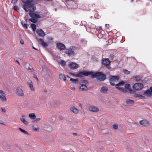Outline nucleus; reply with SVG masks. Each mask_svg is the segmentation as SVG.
Segmentation results:
<instances>
[{
	"instance_id": "obj_1",
	"label": "nucleus",
	"mask_w": 152,
	"mask_h": 152,
	"mask_svg": "<svg viewBox=\"0 0 152 152\" xmlns=\"http://www.w3.org/2000/svg\"><path fill=\"white\" fill-rule=\"evenodd\" d=\"M92 74H91L92 78H96L98 80L100 81H103L106 78V76L102 72H96L95 73L92 72Z\"/></svg>"
},
{
	"instance_id": "obj_2",
	"label": "nucleus",
	"mask_w": 152,
	"mask_h": 152,
	"mask_svg": "<svg viewBox=\"0 0 152 152\" xmlns=\"http://www.w3.org/2000/svg\"><path fill=\"white\" fill-rule=\"evenodd\" d=\"M77 47L72 46L70 48L66 49V53L69 56L74 55L75 54V51L77 50Z\"/></svg>"
},
{
	"instance_id": "obj_3",
	"label": "nucleus",
	"mask_w": 152,
	"mask_h": 152,
	"mask_svg": "<svg viewBox=\"0 0 152 152\" xmlns=\"http://www.w3.org/2000/svg\"><path fill=\"white\" fill-rule=\"evenodd\" d=\"M119 77L117 76H111L110 78V84L112 86L115 85V83H117Z\"/></svg>"
},
{
	"instance_id": "obj_4",
	"label": "nucleus",
	"mask_w": 152,
	"mask_h": 152,
	"mask_svg": "<svg viewBox=\"0 0 152 152\" xmlns=\"http://www.w3.org/2000/svg\"><path fill=\"white\" fill-rule=\"evenodd\" d=\"M33 0H22V1L23 3V9L26 12H28L27 7L31 4L32 3Z\"/></svg>"
},
{
	"instance_id": "obj_5",
	"label": "nucleus",
	"mask_w": 152,
	"mask_h": 152,
	"mask_svg": "<svg viewBox=\"0 0 152 152\" xmlns=\"http://www.w3.org/2000/svg\"><path fill=\"white\" fill-rule=\"evenodd\" d=\"M92 72L91 71H84L78 73V74L75 75V77H81L83 75L85 76H88L92 74Z\"/></svg>"
},
{
	"instance_id": "obj_6",
	"label": "nucleus",
	"mask_w": 152,
	"mask_h": 152,
	"mask_svg": "<svg viewBox=\"0 0 152 152\" xmlns=\"http://www.w3.org/2000/svg\"><path fill=\"white\" fill-rule=\"evenodd\" d=\"M143 87L142 84L141 83H136L133 86V88L135 90H139L141 89Z\"/></svg>"
},
{
	"instance_id": "obj_7",
	"label": "nucleus",
	"mask_w": 152,
	"mask_h": 152,
	"mask_svg": "<svg viewBox=\"0 0 152 152\" xmlns=\"http://www.w3.org/2000/svg\"><path fill=\"white\" fill-rule=\"evenodd\" d=\"M88 110L92 112H97L99 111L98 108L96 106L91 105L88 107Z\"/></svg>"
},
{
	"instance_id": "obj_8",
	"label": "nucleus",
	"mask_w": 152,
	"mask_h": 152,
	"mask_svg": "<svg viewBox=\"0 0 152 152\" xmlns=\"http://www.w3.org/2000/svg\"><path fill=\"white\" fill-rule=\"evenodd\" d=\"M36 32L38 35L41 37H44L45 35V32L41 29H37Z\"/></svg>"
},
{
	"instance_id": "obj_9",
	"label": "nucleus",
	"mask_w": 152,
	"mask_h": 152,
	"mask_svg": "<svg viewBox=\"0 0 152 152\" xmlns=\"http://www.w3.org/2000/svg\"><path fill=\"white\" fill-rule=\"evenodd\" d=\"M17 94L20 96H23L24 95L23 90L20 87H17L16 89Z\"/></svg>"
},
{
	"instance_id": "obj_10",
	"label": "nucleus",
	"mask_w": 152,
	"mask_h": 152,
	"mask_svg": "<svg viewBox=\"0 0 152 152\" xmlns=\"http://www.w3.org/2000/svg\"><path fill=\"white\" fill-rule=\"evenodd\" d=\"M0 93L1 95H0V99L1 100L4 102H6L7 101V99L5 96V94L4 92L2 90H0Z\"/></svg>"
},
{
	"instance_id": "obj_11",
	"label": "nucleus",
	"mask_w": 152,
	"mask_h": 152,
	"mask_svg": "<svg viewBox=\"0 0 152 152\" xmlns=\"http://www.w3.org/2000/svg\"><path fill=\"white\" fill-rule=\"evenodd\" d=\"M69 66L72 69H75L78 67V65L75 63L70 62L69 63Z\"/></svg>"
},
{
	"instance_id": "obj_12",
	"label": "nucleus",
	"mask_w": 152,
	"mask_h": 152,
	"mask_svg": "<svg viewBox=\"0 0 152 152\" xmlns=\"http://www.w3.org/2000/svg\"><path fill=\"white\" fill-rule=\"evenodd\" d=\"M29 16L32 18L36 19L41 18V17L38 14L34 13L33 12H29Z\"/></svg>"
},
{
	"instance_id": "obj_13",
	"label": "nucleus",
	"mask_w": 152,
	"mask_h": 152,
	"mask_svg": "<svg viewBox=\"0 0 152 152\" xmlns=\"http://www.w3.org/2000/svg\"><path fill=\"white\" fill-rule=\"evenodd\" d=\"M56 45L57 47L60 50H64L66 48L65 45L61 43H57Z\"/></svg>"
},
{
	"instance_id": "obj_14",
	"label": "nucleus",
	"mask_w": 152,
	"mask_h": 152,
	"mask_svg": "<svg viewBox=\"0 0 152 152\" xmlns=\"http://www.w3.org/2000/svg\"><path fill=\"white\" fill-rule=\"evenodd\" d=\"M27 10L28 11V10L30 12H34L36 10L35 7H34V5L32 3L31 5H29L27 7Z\"/></svg>"
},
{
	"instance_id": "obj_15",
	"label": "nucleus",
	"mask_w": 152,
	"mask_h": 152,
	"mask_svg": "<svg viewBox=\"0 0 152 152\" xmlns=\"http://www.w3.org/2000/svg\"><path fill=\"white\" fill-rule=\"evenodd\" d=\"M36 39L37 41H39L40 42V44L42 45V46H43L44 47H47L48 45L47 44V43L45 42L44 41V40L42 38H39V39H38V38H37V37H36Z\"/></svg>"
},
{
	"instance_id": "obj_16",
	"label": "nucleus",
	"mask_w": 152,
	"mask_h": 152,
	"mask_svg": "<svg viewBox=\"0 0 152 152\" xmlns=\"http://www.w3.org/2000/svg\"><path fill=\"white\" fill-rule=\"evenodd\" d=\"M102 63L104 65L106 66L110 64V61L108 58H105L103 59Z\"/></svg>"
},
{
	"instance_id": "obj_17",
	"label": "nucleus",
	"mask_w": 152,
	"mask_h": 152,
	"mask_svg": "<svg viewBox=\"0 0 152 152\" xmlns=\"http://www.w3.org/2000/svg\"><path fill=\"white\" fill-rule=\"evenodd\" d=\"M70 110L74 114H77L79 112V110L73 107H71Z\"/></svg>"
},
{
	"instance_id": "obj_18",
	"label": "nucleus",
	"mask_w": 152,
	"mask_h": 152,
	"mask_svg": "<svg viewBox=\"0 0 152 152\" xmlns=\"http://www.w3.org/2000/svg\"><path fill=\"white\" fill-rule=\"evenodd\" d=\"M28 84V85L30 89L32 91L34 90V88L33 86V84L31 80H29L27 82Z\"/></svg>"
},
{
	"instance_id": "obj_19",
	"label": "nucleus",
	"mask_w": 152,
	"mask_h": 152,
	"mask_svg": "<svg viewBox=\"0 0 152 152\" xmlns=\"http://www.w3.org/2000/svg\"><path fill=\"white\" fill-rule=\"evenodd\" d=\"M134 101L133 100L129 99H127L126 100V103L128 105H132L134 104Z\"/></svg>"
},
{
	"instance_id": "obj_20",
	"label": "nucleus",
	"mask_w": 152,
	"mask_h": 152,
	"mask_svg": "<svg viewBox=\"0 0 152 152\" xmlns=\"http://www.w3.org/2000/svg\"><path fill=\"white\" fill-rule=\"evenodd\" d=\"M80 89L82 91H86L87 90L88 87L86 85L82 84L80 87Z\"/></svg>"
},
{
	"instance_id": "obj_21",
	"label": "nucleus",
	"mask_w": 152,
	"mask_h": 152,
	"mask_svg": "<svg viewBox=\"0 0 152 152\" xmlns=\"http://www.w3.org/2000/svg\"><path fill=\"white\" fill-rule=\"evenodd\" d=\"M108 88L105 86H103L101 89V91L102 93H106L108 91Z\"/></svg>"
},
{
	"instance_id": "obj_22",
	"label": "nucleus",
	"mask_w": 152,
	"mask_h": 152,
	"mask_svg": "<svg viewBox=\"0 0 152 152\" xmlns=\"http://www.w3.org/2000/svg\"><path fill=\"white\" fill-rule=\"evenodd\" d=\"M116 88L118 89V90L121 91L122 92L126 93L127 91V90L125 89L124 88L118 87H116Z\"/></svg>"
},
{
	"instance_id": "obj_23",
	"label": "nucleus",
	"mask_w": 152,
	"mask_h": 152,
	"mask_svg": "<svg viewBox=\"0 0 152 152\" xmlns=\"http://www.w3.org/2000/svg\"><path fill=\"white\" fill-rule=\"evenodd\" d=\"M145 94L148 96H151L152 93L151 90L148 89L144 92Z\"/></svg>"
},
{
	"instance_id": "obj_24",
	"label": "nucleus",
	"mask_w": 152,
	"mask_h": 152,
	"mask_svg": "<svg viewBox=\"0 0 152 152\" xmlns=\"http://www.w3.org/2000/svg\"><path fill=\"white\" fill-rule=\"evenodd\" d=\"M29 117L32 119H35L36 118V116L34 113H31L29 114Z\"/></svg>"
},
{
	"instance_id": "obj_25",
	"label": "nucleus",
	"mask_w": 152,
	"mask_h": 152,
	"mask_svg": "<svg viewBox=\"0 0 152 152\" xmlns=\"http://www.w3.org/2000/svg\"><path fill=\"white\" fill-rule=\"evenodd\" d=\"M59 78L61 80L65 81L66 80V77L63 74H60L59 75Z\"/></svg>"
},
{
	"instance_id": "obj_26",
	"label": "nucleus",
	"mask_w": 152,
	"mask_h": 152,
	"mask_svg": "<svg viewBox=\"0 0 152 152\" xmlns=\"http://www.w3.org/2000/svg\"><path fill=\"white\" fill-rule=\"evenodd\" d=\"M125 84V83L124 81H121L116 84L115 85L117 86H123Z\"/></svg>"
},
{
	"instance_id": "obj_27",
	"label": "nucleus",
	"mask_w": 152,
	"mask_h": 152,
	"mask_svg": "<svg viewBox=\"0 0 152 152\" xmlns=\"http://www.w3.org/2000/svg\"><path fill=\"white\" fill-rule=\"evenodd\" d=\"M134 78L136 81H139L141 79L142 77L140 76H134Z\"/></svg>"
},
{
	"instance_id": "obj_28",
	"label": "nucleus",
	"mask_w": 152,
	"mask_h": 152,
	"mask_svg": "<svg viewBox=\"0 0 152 152\" xmlns=\"http://www.w3.org/2000/svg\"><path fill=\"white\" fill-rule=\"evenodd\" d=\"M70 80L72 81L73 83H78V79L70 78Z\"/></svg>"
},
{
	"instance_id": "obj_29",
	"label": "nucleus",
	"mask_w": 152,
	"mask_h": 152,
	"mask_svg": "<svg viewBox=\"0 0 152 152\" xmlns=\"http://www.w3.org/2000/svg\"><path fill=\"white\" fill-rule=\"evenodd\" d=\"M140 124H149V122L146 120L144 119L140 121Z\"/></svg>"
},
{
	"instance_id": "obj_30",
	"label": "nucleus",
	"mask_w": 152,
	"mask_h": 152,
	"mask_svg": "<svg viewBox=\"0 0 152 152\" xmlns=\"http://www.w3.org/2000/svg\"><path fill=\"white\" fill-rule=\"evenodd\" d=\"M18 129H19L22 132L26 134H28V133L27 132V131H26L25 130L22 129L21 128H19Z\"/></svg>"
},
{
	"instance_id": "obj_31",
	"label": "nucleus",
	"mask_w": 152,
	"mask_h": 152,
	"mask_svg": "<svg viewBox=\"0 0 152 152\" xmlns=\"http://www.w3.org/2000/svg\"><path fill=\"white\" fill-rule=\"evenodd\" d=\"M35 18H30L29 20L32 23H35L37 22V20Z\"/></svg>"
},
{
	"instance_id": "obj_32",
	"label": "nucleus",
	"mask_w": 152,
	"mask_h": 152,
	"mask_svg": "<svg viewBox=\"0 0 152 152\" xmlns=\"http://www.w3.org/2000/svg\"><path fill=\"white\" fill-rule=\"evenodd\" d=\"M31 27L34 31H35L36 29V25L33 23L31 24Z\"/></svg>"
},
{
	"instance_id": "obj_33",
	"label": "nucleus",
	"mask_w": 152,
	"mask_h": 152,
	"mask_svg": "<svg viewBox=\"0 0 152 152\" xmlns=\"http://www.w3.org/2000/svg\"><path fill=\"white\" fill-rule=\"evenodd\" d=\"M125 88L127 89H129L130 88V85L129 84H126L125 85Z\"/></svg>"
},
{
	"instance_id": "obj_34",
	"label": "nucleus",
	"mask_w": 152,
	"mask_h": 152,
	"mask_svg": "<svg viewBox=\"0 0 152 152\" xmlns=\"http://www.w3.org/2000/svg\"><path fill=\"white\" fill-rule=\"evenodd\" d=\"M20 119L23 124H26V123L27 122V121L23 117L20 118Z\"/></svg>"
},
{
	"instance_id": "obj_35",
	"label": "nucleus",
	"mask_w": 152,
	"mask_h": 152,
	"mask_svg": "<svg viewBox=\"0 0 152 152\" xmlns=\"http://www.w3.org/2000/svg\"><path fill=\"white\" fill-rule=\"evenodd\" d=\"M60 64L62 66H64L66 64L65 62V61L63 60H61L59 62Z\"/></svg>"
},
{
	"instance_id": "obj_36",
	"label": "nucleus",
	"mask_w": 152,
	"mask_h": 152,
	"mask_svg": "<svg viewBox=\"0 0 152 152\" xmlns=\"http://www.w3.org/2000/svg\"><path fill=\"white\" fill-rule=\"evenodd\" d=\"M136 97H139L140 99H142L144 98V96L140 94H137L136 95Z\"/></svg>"
},
{
	"instance_id": "obj_37",
	"label": "nucleus",
	"mask_w": 152,
	"mask_h": 152,
	"mask_svg": "<svg viewBox=\"0 0 152 152\" xmlns=\"http://www.w3.org/2000/svg\"><path fill=\"white\" fill-rule=\"evenodd\" d=\"M13 10L16 11H18L19 10L18 7L16 6H14L13 7Z\"/></svg>"
},
{
	"instance_id": "obj_38",
	"label": "nucleus",
	"mask_w": 152,
	"mask_h": 152,
	"mask_svg": "<svg viewBox=\"0 0 152 152\" xmlns=\"http://www.w3.org/2000/svg\"><path fill=\"white\" fill-rule=\"evenodd\" d=\"M88 81L86 80H82L81 82V83H83L84 84H83V85H85L86 84L88 83Z\"/></svg>"
},
{
	"instance_id": "obj_39",
	"label": "nucleus",
	"mask_w": 152,
	"mask_h": 152,
	"mask_svg": "<svg viewBox=\"0 0 152 152\" xmlns=\"http://www.w3.org/2000/svg\"><path fill=\"white\" fill-rule=\"evenodd\" d=\"M124 72L126 74L128 75L130 73V72L126 69H124L123 70Z\"/></svg>"
},
{
	"instance_id": "obj_40",
	"label": "nucleus",
	"mask_w": 152,
	"mask_h": 152,
	"mask_svg": "<svg viewBox=\"0 0 152 152\" xmlns=\"http://www.w3.org/2000/svg\"><path fill=\"white\" fill-rule=\"evenodd\" d=\"M113 127L115 129H117L118 128V126L116 124H114L113 125Z\"/></svg>"
},
{
	"instance_id": "obj_41",
	"label": "nucleus",
	"mask_w": 152,
	"mask_h": 152,
	"mask_svg": "<svg viewBox=\"0 0 152 152\" xmlns=\"http://www.w3.org/2000/svg\"><path fill=\"white\" fill-rule=\"evenodd\" d=\"M33 130L35 131H37L39 130L38 127H35L34 126L32 127Z\"/></svg>"
},
{
	"instance_id": "obj_42",
	"label": "nucleus",
	"mask_w": 152,
	"mask_h": 152,
	"mask_svg": "<svg viewBox=\"0 0 152 152\" xmlns=\"http://www.w3.org/2000/svg\"><path fill=\"white\" fill-rule=\"evenodd\" d=\"M28 69L31 72H33L34 71V69L31 67H28Z\"/></svg>"
},
{
	"instance_id": "obj_43",
	"label": "nucleus",
	"mask_w": 152,
	"mask_h": 152,
	"mask_svg": "<svg viewBox=\"0 0 152 152\" xmlns=\"http://www.w3.org/2000/svg\"><path fill=\"white\" fill-rule=\"evenodd\" d=\"M1 111L2 112H3L4 113H5L6 112V110L4 108V107H1Z\"/></svg>"
},
{
	"instance_id": "obj_44",
	"label": "nucleus",
	"mask_w": 152,
	"mask_h": 152,
	"mask_svg": "<svg viewBox=\"0 0 152 152\" xmlns=\"http://www.w3.org/2000/svg\"><path fill=\"white\" fill-rule=\"evenodd\" d=\"M18 0H12L11 3L12 4H15L16 1Z\"/></svg>"
},
{
	"instance_id": "obj_45",
	"label": "nucleus",
	"mask_w": 152,
	"mask_h": 152,
	"mask_svg": "<svg viewBox=\"0 0 152 152\" xmlns=\"http://www.w3.org/2000/svg\"><path fill=\"white\" fill-rule=\"evenodd\" d=\"M40 118H37L34 121V122H37V121H40Z\"/></svg>"
},
{
	"instance_id": "obj_46",
	"label": "nucleus",
	"mask_w": 152,
	"mask_h": 152,
	"mask_svg": "<svg viewBox=\"0 0 152 152\" xmlns=\"http://www.w3.org/2000/svg\"><path fill=\"white\" fill-rule=\"evenodd\" d=\"M28 25L27 24H24L23 25V26L25 27L26 28H28Z\"/></svg>"
},
{
	"instance_id": "obj_47",
	"label": "nucleus",
	"mask_w": 152,
	"mask_h": 152,
	"mask_svg": "<svg viewBox=\"0 0 152 152\" xmlns=\"http://www.w3.org/2000/svg\"><path fill=\"white\" fill-rule=\"evenodd\" d=\"M33 77L34 78L36 79L37 81H38V79L35 75L34 74Z\"/></svg>"
},
{
	"instance_id": "obj_48",
	"label": "nucleus",
	"mask_w": 152,
	"mask_h": 152,
	"mask_svg": "<svg viewBox=\"0 0 152 152\" xmlns=\"http://www.w3.org/2000/svg\"><path fill=\"white\" fill-rule=\"evenodd\" d=\"M69 74L70 75H72V76H75V75L76 74H74V73H72L70 72V73H69Z\"/></svg>"
},
{
	"instance_id": "obj_49",
	"label": "nucleus",
	"mask_w": 152,
	"mask_h": 152,
	"mask_svg": "<svg viewBox=\"0 0 152 152\" xmlns=\"http://www.w3.org/2000/svg\"><path fill=\"white\" fill-rule=\"evenodd\" d=\"M20 43L22 44H24V41L22 40V39H21L20 41Z\"/></svg>"
},
{
	"instance_id": "obj_50",
	"label": "nucleus",
	"mask_w": 152,
	"mask_h": 152,
	"mask_svg": "<svg viewBox=\"0 0 152 152\" xmlns=\"http://www.w3.org/2000/svg\"><path fill=\"white\" fill-rule=\"evenodd\" d=\"M50 41V42H52L53 41V39L52 37H50V38H49Z\"/></svg>"
},
{
	"instance_id": "obj_51",
	"label": "nucleus",
	"mask_w": 152,
	"mask_h": 152,
	"mask_svg": "<svg viewBox=\"0 0 152 152\" xmlns=\"http://www.w3.org/2000/svg\"><path fill=\"white\" fill-rule=\"evenodd\" d=\"M79 106L80 107H81V108H83V105L82 104H80Z\"/></svg>"
},
{
	"instance_id": "obj_52",
	"label": "nucleus",
	"mask_w": 152,
	"mask_h": 152,
	"mask_svg": "<svg viewBox=\"0 0 152 152\" xmlns=\"http://www.w3.org/2000/svg\"><path fill=\"white\" fill-rule=\"evenodd\" d=\"M141 125H142V126H147V125L148 124H141Z\"/></svg>"
},
{
	"instance_id": "obj_53",
	"label": "nucleus",
	"mask_w": 152,
	"mask_h": 152,
	"mask_svg": "<svg viewBox=\"0 0 152 152\" xmlns=\"http://www.w3.org/2000/svg\"><path fill=\"white\" fill-rule=\"evenodd\" d=\"M74 0H66V2H68V1H73Z\"/></svg>"
},
{
	"instance_id": "obj_54",
	"label": "nucleus",
	"mask_w": 152,
	"mask_h": 152,
	"mask_svg": "<svg viewBox=\"0 0 152 152\" xmlns=\"http://www.w3.org/2000/svg\"><path fill=\"white\" fill-rule=\"evenodd\" d=\"M72 134L73 135L75 136H77V134L76 133H73Z\"/></svg>"
},
{
	"instance_id": "obj_55",
	"label": "nucleus",
	"mask_w": 152,
	"mask_h": 152,
	"mask_svg": "<svg viewBox=\"0 0 152 152\" xmlns=\"http://www.w3.org/2000/svg\"><path fill=\"white\" fill-rule=\"evenodd\" d=\"M99 29H102V27L101 26H99Z\"/></svg>"
},
{
	"instance_id": "obj_56",
	"label": "nucleus",
	"mask_w": 152,
	"mask_h": 152,
	"mask_svg": "<svg viewBox=\"0 0 152 152\" xmlns=\"http://www.w3.org/2000/svg\"><path fill=\"white\" fill-rule=\"evenodd\" d=\"M150 89L151 91V93H152V87H151L150 88Z\"/></svg>"
},
{
	"instance_id": "obj_57",
	"label": "nucleus",
	"mask_w": 152,
	"mask_h": 152,
	"mask_svg": "<svg viewBox=\"0 0 152 152\" xmlns=\"http://www.w3.org/2000/svg\"><path fill=\"white\" fill-rule=\"evenodd\" d=\"M33 48L34 49H35V50H37L36 48H35L34 47H33Z\"/></svg>"
},
{
	"instance_id": "obj_58",
	"label": "nucleus",
	"mask_w": 152,
	"mask_h": 152,
	"mask_svg": "<svg viewBox=\"0 0 152 152\" xmlns=\"http://www.w3.org/2000/svg\"><path fill=\"white\" fill-rule=\"evenodd\" d=\"M16 61L17 62V63L19 65H20V63H19V62L18 61Z\"/></svg>"
},
{
	"instance_id": "obj_59",
	"label": "nucleus",
	"mask_w": 152,
	"mask_h": 152,
	"mask_svg": "<svg viewBox=\"0 0 152 152\" xmlns=\"http://www.w3.org/2000/svg\"><path fill=\"white\" fill-rule=\"evenodd\" d=\"M72 88H73V89H75V88L74 86H73L72 87Z\"/></svg>"
},
{
	"instance_id": "obj_60",
	"label": "nucleus",
	"mask_w": 152,
	"mask_h": 152,
	"mask_svg": "<svg viewBox=\"0 0 152 152\" xmlns=\"http://www.w3.org/2000/svg\"><path fill=\"white\" fill-rule=\"evenodd\" d=\"M67 77L68 78H69L70 77L69 76H68V75H67Z\"/></svg>"
},
{
	"instance_id": "obj_61",
	"label": "nucleus",
	"mask_w": 152,
	"mask_h": 152,
	"mask_svg": "<svg viewBox=\"0 0 152 152\" xmlns=\"http://www.w3.org/2000/svg\"><path fill=\"white\" fill-rule=\"evenodd\" d=\"M107 25H109V24H106L105 25V26H107Z\"/></svg>"
},
{
	"instance_id": "obj_62",
	"label": "nucleus",
	"mask_w": 152,
	"mask_h": 152,
	"mask_svg": "<svg viewBox=\"0 0 152 152\" xmlns=\"http://www.w3.org/2000/svg\"><path fill=\"white\" fill-rule=\"evenodd\" d=\"M22 116L23 118V117H24L25 116V115H22Z\"/></svg>"
},
{
	"instance_id": "obj_63",
	"label": "nucleus",
	"mask_w": 152,
	"mask_h": 152,
	"mask_svg": "<svg viewBox=\"0 0 152 152\" xmlns=\"http://www.w3.org/2000/svg\"><path fill=\"white\" fill-rule=\"evenodd\" d=\"M26 64H27V63H26Z\"/></svg>"
}]
</instances>
